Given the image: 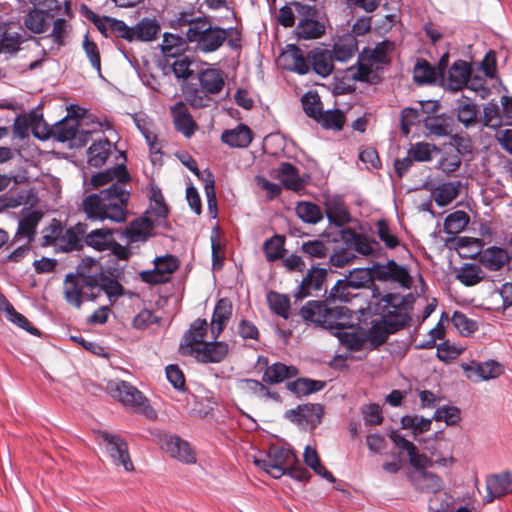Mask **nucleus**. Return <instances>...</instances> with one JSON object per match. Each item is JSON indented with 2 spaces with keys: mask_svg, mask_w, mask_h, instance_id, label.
Instances as JSON below:
<instances>
[{
  "mask_svg": "<svg viewBox=\"0 0 512 512\" xmlns=\"http://www.w3.org/2000/svg\"><path fill=\"white\" fill-rule=\"evenodd\" d=\"M114 180L115 182L109 188L90 194L83 200L82 208L89 219H109L114 222L125 220L128 202V192L124 189L128 184V170L125 164L93 175L90 184L97 189Z\"/></svg>",
  "mask_w": 512,
  "mask_h": 512,
  "instance_id": "f257e3e1",
  "label": "nucleus"
},
{
  "mask_svg": "<svg viewBox=\"0 0 512 512\" xmlns=\"http://www.w3.org/2000/svg\"><path fill=\"white\" fill-rule=\"evenodd\" d=\"M299 315L305 322L336 336L349 351H360L366 342L364 334L350 326L352 312L345 306H329L325 301L310 300L301 307Z\"/></svg>",
  "mask_w": 512,
  "mask_h": 512,
  "instance_id": "f03ea898",
  "label": "nucleus"
},
{
  "mask_svg": "<svg viewBox=\"0 0 512 512\" xmlns=\"http://www.w3.org/2000/svg\"><path fill=\"white\" fill-rule=\"evenodd\" d=\"M82 285L88 289L86 293L91 300L105 293L110 299L124 293L123 286L115 279L107 277L101 264L92 259L84 258L77 267V274Z\"/></svg>",
  "mask_w": 512,
  "mask_h": 512,
  "instance_id": "7ed1b4c3",
  "label": "nucleus"
},
{
  "mask_svg": "<svg viewBox=\"0 0 512 512\" xmlns=\"http://www.w3.org/2000/svg\"><path fill=\"white\" fill-rule=\"evenodd\" d=\"M179 25L188 24L186 38L188 42L196 43L199 51L214 52L219 49L227 38L226 29L212 27L206 19H191L186 14L178 18Z\"/></svg>",
  "mask_w": 512,
  "mask_h": 512,
  "instance_id": "20e7f679",
  "label": "nucleus"
},
{
  "mask_svg": "<svg viewBox=\"0 0 512 512\" xmlns=\"http://www.w3.org/2000/svg\"><path fill=\"white\" fill-rule=\"evenodd\" d=\"M297 463L293 450L277 446L271 447L265 458H254V464L275 479L286 475L288 468Z\"/></svg>",
  "mask_w": 512,
  "mask_h": 512,
  "instance_id": "39448f33",
  "label": "nucleus"
},
{
  "mask_svg": "<svg viewBox=\"0 0 512 512\" xmlns=\"http://www.w3.org/2000/svg\"><path fill=\"white\" fill-rule=\"evenodd\" d=\"M160 448L171 458L184 464L196 463V455L190 444L176 434L158 431L153 433Z\"/></svg>",
  "mask_w": 512,
  "mask_h": 512,
  "instance_id": "423d86ee",
  "label": "nucleus"
},
{
  "mask_svg": "<svg viewBox=\"0 0 512 512\" xmlns=\"http://www.w3.org/2000/svg\"><path fill=\"white\" fill-rule=\"evenodd\" d=\"M41 124L42 121H38L34 125V136L41 140L53 138L59 142H66L76 139L79 126L76 118L65 117L51 127L44 125L43 131L39 130Z\"/></svg>",
  "mask_w": 512,
  "mask_h": 512,
  "instance_id": "0eeeda50",
  "label": "nucleus"
},
{
  "mask_svg": "<svg viewBox=\"0 0 512 512\" xmlns=\"http://www.w3.org/2000/svg\"><path fill=\"white\" fill-rule=\"evenodd\" d=\"M152 270L140 272V278L148 284H162L170 280L171 274L179 267L178 259L170 254L156 257Z\"/></svg>",
  "mask_w": 512,
  "mask_h": 512,
  "instance_id": "6e6552de",
  "label": "nucleus"
},
{
  "mask_svg": "<svg viewBox=\"0 0 512 512\" xmlns=\"http://www.w3.org/2000/svg\"><path fill=\"white\" fill-rule=\"evenodd\" d=\"M468 379L473 381H489L500 377L504 373V365L489 359L487 361H471L461 365Z\"/></svg>",
  "mask_w": 512,
  "mask_h": 512,
  "instance_id": "1a4fd4ad",
  "label": "nucleus"
},
{
  "mask_svg": "<svg viewBox=\"0 0 512 512\" xmlns=\"http://www.w3.org/2000/svg\"><path fill=\"white\" fill-rule=\"evenodd\" d=\"M147 196L149 205L143 213V216L151 218L157 226L167 227L166 220L169 214V207L165 202L160 187L154 183H150L147 188Z\"/></svg>",
  "mask_w": 512,
  "mask_h": 512,
  "instance_id": "9d476101",
  "label": "nucleus"
},
{
  "mask_svg": "<svg viewBox=\"0 0 512 512\" xmlns=\"http://www.w3.org/2000/svg\"><path fill=\"white\" fill-rule=\"evenodd\" d=\"M340 239L344 245H347L352 249L355 255L375 256L381 250V246L378 241L359 234L349 228L342 229L340 231Z\"/></svg>",
  "mask_w": 512,
  "mask_h": 512,
  "instance_id": "9b49d317",
  "label": "nucleus"
},
{
  "mask_svg": "<svg viewBox=\"0 0 512 512\" xmlns=\"http://www.w3.org/2000/svg\"><path fill=\"white\" fill-rule=\"evenodd\" d=\"M208 330V323L205 319L198 318L194 320L189 329L184 333L179 352L183 356H191L205 342L204 338Z\"/></svg>",
  "mask_w": 512,
  "mask_h": 512,
  "instance_id": "f8f14e48",
  "label": "nucleus"
},
{
  "mask_svg": "<svg viewBox=\"0 0 512 512\" xmlns=\"http://www.w3.org/2000/svg\"><path fill=\"white\" fill-rule=\"evenodd\" d=\"M87 224L77 223L67 229L62 227L60 239L56 251L68 253L72 251H80L83 249V238L86 234Z\"/></svg>",
  "mask_w": 512,
  "mask_h": 512,
  "instance_id": "ddd939ff",
  "label": "nucleus"
},
{
  "mask_svg": "<svg viewBox=\"0 0 512 512\" xmlns=\"http://www.w3.org/2000/svg\"><path fill=\"white\" fill-rule=\"evenodd\" d=\"M309 70L312 69L317 75L326 78L334 71L335 58L332 51L324 46H317L308 52Z\"/></svg>",
  "mask_w": 512,
  "mask_h": 512,
  "instance_id": "4468645a",
  "label": "nucleus"
},
{
  "mask_svg": "<svg viewBox=\"0 0 512 512\" xmlns=\"http://www.w3.org/2000/svg\"><path fill=\"white\" fill-rule=\"evenodd\" d=\"M326 275L325 268L311 267L297 286L294 292L295 299L302 300L312 295L313 292L321 291Z\"/></svg>",
  "mask_w": 512,
  "mask_h": 512,
  "instance_id": "2eb2a0df",
  "label": "nucleus"
},
{
  "mask_svg": "<svg viewBox=\"0 0 512 512\" xmlns=\"http://www.w3.org/2000/svg\"><path fill=\"white\" fill-rule=\"evenodd\" d=\"M229 352V345L224 341H205L190 357L200 363H220Z\"/></svg>",
  "mask_w": 512,
  "mask_h": 512,
  "instance_id": "dca6fc26",
  "label": "nucleus"
},
{
  "mask_svg": "<svg viewBox=\"0 0 512 512\" xmlns=\"http://www.w3.org/2000/svg\"><path fill=\"white\" fill-rule=\"evenodd\" d=\"M52 22L54 15L50 11L34 7L23 16L22 26L33 34H42L49 31Z\"/></svg>",
  "mask_w": 512,
  "mask_h": 512,
  "instance_id": "f3484780",
  "label": "nucleus"
},
{
  "mask_svg": "<svg viewBox=\"0 0 512 512\" xmlns=\"http://www.w3.org/2000/svg\"><path fill=\"white\" fill-rule=\"evenodd\" d=\"M280 59L283 67L299 75L309 73V58L304 51L295 44H289L286 50L282 52Z\"/></svg>",
  "mask_w": 512,
  "mask_h": 512,
  "instance_id": "a211bd4d",
  "label": "nucleus"
},
{
  "mask_svg": "<svg viewBox=\"0 0 512 512\" xmlns=\"http://www.w3.org/2000/svg\"><path fill=\"white\" fill-rule=\"evenodd\" d=\"M377 306L381 316L386 317V315H389V319L393 321L401 320L405 326L407 314L405 312L404 299L400 294L387 293L380 299Z\"/></svg>",
  "mask_w": 512,
  "mask_h": 512,
  "instance_id": "6ab92c4d",
  "label": "nucleus"
},
{
  "mask_svg": "<svg viewBox=\"0 0 512 512\" xmlns=\"http://www.w3.org/2000/svg\"><path fill=\"white\" fill-rule=\"evenodd\" d=\"M471 67L465 60L455 61L443 78V85L447 90L459 91L469 82Z\"/></svg>",
  "mask_w": 512,
  "mask_h": 512,
  "instance_id": "aec40b11",
  "label": "nucleus"
},
{
  "mask_svg": "<svg viewBox=\"0 0 512 512\" xmlns=\"http://www.w3.org/2000/svg\"><path fill=\"white\" fill-rule=\"evenodd\" d=\"M402 327L404 325L401 320L393 321L389 319V315H386V317L381 316V319L373 321L372 326L368 330L367 338L373 345L379 346L387 340L390 334L397 332Z\"/></svg>",
  "mask_w": 512,
  "mask_h": 512,
  "instance_id": "412c9836",
  "label": "nucleus"
},
{
  "mask_svg": "<svg viewBox=\"0 0 512 512\" xmlns=\"http://www.w3.org/2000/svg\"><path fill=\"white\" fill-rule=\"evenodd\" d=\"M98 436L106 443V450L114 463L128 470V446L125 440L106 431H99Z\"/></svg>",
  "mask_w": 512,
  "mask_h": 512,
  "instance_id": "4be33fe9",
  "label": "nucleus"
},
{
  "mask_svg": "<svg viewBox=\"0 0 512 512\" xmlns=\"http://www.w3.org/2000/svg\"><path fill=\"white\" fill-rule=\"evenodd\" d=\"M155 226L151 218L143 215L130 221V255L134 244L146 243L154 236Z\"/></svg>",
  "mask_w": 512,
  "mask_h": 512,
  "instance_id": "5701e85b",
  "label": "nucleus"
},
{
  "mask_svg": "<svg viewBox=\"0 0 512 512\" xmlns=\"http://www.w3.org/2000/svg\"><path fill=\"white\" fill-rule=\"evenodd\" d=\"M130 412L138 414L149 421L158 418V412L151 405L150 400L136 387L130 385Z\"/></svg>",
  "mask_w": 512,
  "mask_h": 512,
  "instance_id": "b1692460",
  "label": "nucleus"
},
{
  "mask_svg": "<svg viewBox=\"0 0 512 512\" xmlns=\"http://www.w3.org/2000/svg\"><path fill=\"white\" fill-rule=\"evenodd\" d=\"M331 51L336 61L342 63L349 61L358 51V43L355 35L345 33L338 36Z\"/></svg>",
  "mask_w": 512,
  "mask_h": 512,
  "instance_id": "393cba45",
  "label": "nucleus"
},
{
  "mask_svg": "<svg viewBox=\"0 0 512 512\" xmlns=\"http://www.w3.org/2000/svg\"><path fill=\"white\" fill-rule=\"evenodd\" d=\"M487 502H492L495 498H500L507 494H512V473L504 472L493 475L487 479Z\"/></svg>",
  "mask_w": 512,
  "mask_h": 512,
  "instance_id": "a878e982",
  "label": "nucleus"
},
{
  "mask_svg": "<svg viewBox=\"0 0 512 512\" xmlns=\"http://www.w3.org/2000/svg\"><path fill=\"white\" fill-rule=\"evenodd\" d=\"M253 139L252 130L243 123L222 132L221 140L232 148H247Z\"/></svg>",
  "mask_w": 512,
  "mask_h": 512,
  "instance_id": "bb28decb",
  "label": "nucleus"
},
{
  "mask_svg": "<svg viewBox=\"0 0 512 512\" xmlns=\"http://www.w3.org/2000/svg\"><path fill=\"white\" fill-rule=\"evenodd\" d=\"M461 181L444 182L439 185L430 186L431 197L439 207L450 204L460 193Z\"/></svg>",
  "mask_w": 512,
  "mask_h": 512,
  "instance_id": "cd10ccee",
  "label": "nucleus"
},
{
  "mask_svg": "<svg viewBox=\"0 0 512 512\" xmlns=\"http://www.w3.org/2000/svg\"><path fill=\"white\" fill-rule=\"evenodd\" d=\"M232 314V304L228 298H221L217 301L212 319H211V335L212 338L217 339L224 329L227 321Z\"/></svg>",
  "mask_w": 512,
  "mask_h": 512,
  "instance_id": "c85d7f7f",
  "label": "nucleus"
},
{
  "mask_svg": "<svg viewBox=\"0 0 512 512\" xmlns=\"http://www.w3.org/2000/svg\"><path fill=\"white\" fill-rule=\"evenodd\" d=\"M199 85L212 95L219 94L225 85L224 72L218 68H206L198 72Z\"/></svg>",
  "mask_w": 512,
  "mask_h": 512,
  "instance_id": "c756f323",
  "label": "nucleus"
},
{
  "mask_svg": "<svg viewBox=\"0 0 512 512\" xmlns=\"http://www.w3.org/2000/svg\"><path fill=\"white\" fill-rule=\"evenodd\" d=\"M409 480L416 490L424 493L436 494L443 488V480L438 475L422 471L421 473H412Z\"/></svg>",
  "mask_w": 512,
  "mask_h": 512,
  "instance_id": "7c9ffc66",
  "label": "nucleus"
},
{
  "mask_svg": "<svg viewBox=\"0 0 512 512\" xmlns=\"http://www.w3.org/2000/svg\"><path fill=\"white\" fill-rule=\"evenodd\" d=\"M86 291H88V289L82 285V281L77 275L69 274L66 276L63 292L65 300L69 304L79 308L82 304L83 297L91 300Z\"/></svg>",
  "mask_w": 512,
  "mask_h": 512,
  "instance_id": "2f4dec72",
  "label": "nucleus"
},
{
  "mask_svg": "<svg viewBox=\"0 0 512 512\" xmlns=\"http://www.w3.org/2000/svg\"><path fill=\"white\" fill-rule=\"evenodd\" d=\"M479 262L490 271L500 270L509 260L507 251L503 248L491 246L478 254Z\"/></svg>",
  "mask_w": 512,
  "mask_h": 512,
  "instance_id": "473e14b6",
  "label": "nucleus"
},
{
  "mask_svg": "<svg viewBox=\"0 0 512 512\" xmlns=\"http://www.w3.org/2000/svg\"><path fill=\"white\" fill-rule=\"evenodd\" d=\"M183 96L185 102L194 109L210 107L213 104L212 94L196 83L184 86Z\"/></svg>",
  "mask_w": 512,
  "mask_h": 512,
  "instance_id": "72a5a7b5",
  "label": "nucleus"
},
{
  "mask_svg": "<svg viewBox=\"0 0 512 512\" xmlns=\"http://www.w3.org/2000/svg\"><path fill=\"white\" fill-rule=\"evenodd\" d=\"M160 32V24L155 18H143L135 26L130 27V41L149 42L154 40Z\"/></svg>",
  "mask_w": 512,
  "mask_h": 512,
  "instance_id": "f704fd0d",
  "label": "nucleus"
},
{
  "mask_svg": "<svg viewBox=\"0 0 512 512\" xmlns=\"http://www.w3.org/2000/svg\"><path fill=\"white\" fill-rule=\"evenodd\" d=\"M277 178L285 188L292 191H299L304 188V182L299 176L296 166L289 162H282L276 169Z\"/></svg>",
  "mask_w": 512,
  "mask_h": 512,
  "instance_id": "c9c22d12",
  "label": "nucleus"
},
{
  "mask_svg": "<svg viewBox=\"0 0 512 512\" xmlns=\"http://www.w3.org/2000/svg\"><path fill=\"white\" fill-rule=\"evenodd\" d=\"M455 111L457 120L466 128L474 127L477 124L478 110L470 98L462 96L456 100Z\"/></svg>",
  "mask_w": 512,
  "mask_h": 512,
  "instance_id": "e433bc0d",
  "label": "nucleus"
},
{
  "mask_svg": "<svg viewBox=\"0 0 512 512\" xmlns=\"http://www.w3.org/2000/svg\"><path fill=\"white\" fill-rule=\"evenodd\" d=\"M113 244V232L108 228L94 229L85 234L83 246L86 245L99 252L108 250Z\"/></svg>",
  "mask_w": 512,
  "mask_h": 512,
  "instance_id": "4c0bfd02",
  "label": "nucleus"
},
{
  "mask_svg": "<svg viewBox=\"0 0 512 512\" xmlns=\"http://www.w3.org/2000/svg\"><path fill=\"white\" fill-rule=\"evenodd\" d=\"M187 49V42L182 37L171 33H164L161 44V51L166 58V65H170V59L184 54Z\"/></svg>",
  "mask_w": 512,
  "mask_h": 512,
  "instance_id": "58836bf2",
  "label": "nucleus"
},
{
  "mask_svg": "<svg viewBox=\"0 0 512 512\" xmlns=\"http://www.w3.org/2000/svg\"><path fill=\"white\" fill-rule=\"evenodd\" d=\"M42 216V212L36 210L23 216L19 220L15 240L27 238V242L31 243L35 238L37 226L42 219Z\"/></svg>",
  "mask_w": 512,
  "mask_h": 512,
  "instance_id": "ea45409f",
  "label": "nucleus"
},
{
  "mask_svg": "<svg viewBox=\"0 0 512 512\" xmlns=\"http://www.w3.org/2000/svg\"><path fill=\"white\" fill-rule=\"evenodd\" d=\"M322 413L323 408L319 404H303L297 406L295 409L287 411L286 417L292 422L303 424L312 422L313 416H315L318 421H320Z\"/></svg>",
  "mask_w": 512,
  "mask_h": 512,
  "instance_id": "a19ab883",
  "label": "nucleus"
},
{
  "mask_svg": "<svg viewBox=\"0 0 512 512\" xmlns=\"http://www.w3.org/2000/svg\"><path fill=\"white\" fill-rule=\"evenodd\" d=\"M133 119L135 126L143 135L150 150H153L156 146L157 136L155 133V124L153 120L143 112L130 114Z\"/></svg>",
  "mask_w": 512,
  "mask_h": 512,
  "instance_id": "79ce46f5",
  "label": "nucleus"
},
{
  "mask_svg": "<svg viewBox=\"0 0 512 512\" xmlns=\"http://www.w3.org/2000/svg\"><path fill=\"white\" fill-rule=\"evenodd\" d=\"M171 111L174 115L176 129L182 132L186 137L193 135L196 130V123L192 116L187 113L185 105L179 102L172 107Z\"/></svg>",
  "mask_w": 512,
  "mask_h": 512,
  "instance_id": "37998d69",
  "label": "nucleus"
},
{
  "mask_svg": "<svg viewBox=\"0 0 512 512\" xmlns=\"http://www.w3.org/2000/svg\"><path fill=\"white\" fill-rule=\"evenodd\" d=\"M297 369L294 366H287L283 363H274L268 366L263 374V382L278 384L286 379L296 376Z\"/></svg>",
  "mask_w": 512,
  "mask_h": 512,
  "instance_id": "c03bdc74",
  "label": "nucleus"
},
{
  "mask_svg": "<svg viewBox=\"0 0 512 512\" xmlns=\"http://www.w3.org/2000/svg\"><path fill=\"white\" fill-rule=\"evenodd\" d=\"M295 32L299 39H317L320 38L325 33V26L322 22L318 20L304 18L298 22L295 28Z\"/></svg>",
  "mask_w": 512,
  "mask_h": 512,
  "instance_id": "a18cd8bd",
  "label": "nucleus"
},
{
  "mask_svg": "<svg viewBox=\"0 0 512 512\" xmlns=\"http://www.w3.org/2000/svg\"><path fill=\"white\" fill-rule=\"evenodd\" d=\"M111 154V143L108 139L94 142L88 149V164L99 168L103 166Z\"/></svg>",
  "mask_w": 512,
  "mask_h": 512,
  "instance_id": "49530a36",
  "label": "nucleus"
},
{
  "mask_svg": "<svg viewBox=\"0 0 512 512\" xmlns=\"http://www.w3.org/2000/svg\"><path fill=\"white\" fill-rule=\"evenodd\" d=\"M485 273L474 263H465L456 274V278L465 286H474L482 281Z\"/></svg>",
  "mask_w": 512,
  "mask_h": 512,
  "instance_id": "de8ad7c7",
  "label": "nucleus"
},
{
  "mask_svg": "<svg viewBox=\"0 0 512 512\" xmlns=\"http://www.w3.org/2000/svg\"><path fill=\"white\" fill-rule=\"evenodd\" d=\"M303 457L306 465L309 466L316 474L331 483L335 482V477L333 474L321 464L316 449L312 448L310 445H307L305 447Z\"/></svg>",
  "mask_w": 512,
  "mask_h": 512,
  "instance_id": "09e8293b",
  "label": "nucleus"
},
{
  "mask_svg": "<svg viewBox=\"0 0 512 512\" xmlns=\"http://www.w3.org/2000/svg\"><path fill=\"white\" fill-rule=\"evenodd\" d=\"M324 387L325 382L308 378H298L288 384V389L298 396H306L321 391Z\"/></svg>",
  "mask_w": 512,
  "mask_h": 512,
  "instance_id": "8fccbe9b",
  "label": "nucleus"
},
{
  "mask_svg": "<svg viewBox=\"0 0 512 512\" xmlns=\"http://www.w3.org/2000/svg\"><path fill=\"white\" fill-rule=\"evenodd\" d=\"M469 215L462 210H457L446 216L444 230L447 234L454 235L463 231L469 224Z\"/></svg>",
  "mask_w": 512,
  "mask_h": 512,
  "instance_id": "3c124183",
  "label": "nucleus"
},
{
  "mask_svg": "<svg viewBox=\"0 0 512 512\" xmlns=\"http://www.w3.org/2000/svg\"><path fill=\"white\" fill-rule=\"evenodd\" d=\"M449 117L444 115L427 116L424 120L426 129L437 137H445L451 132Z\"/></svg>",
  "mask_w": 512,
  "mask_h": 512,
  "instance_id": "603ef678",
  "label": "nucleus"
},
{
  "mask_svg": "<svg viewBox=\"0 0 512 512\" xmlns=\"http://www.w3.org/2000/svg\"><path fill=\"white\" fill-rule=\"evenodd\" d=\"M354 288L350 287L349 281L345 278L338 280L335 285L330 289L329 299L339 302H350L353 298L358 296Z\"/></svg>",
  "mask_w": 512,
  "mask_h": 512,
  "instance_id": "864d4df0",
  "label": "nucleus"
},
{
  "mask_svg": "<svg viewBox=\"0 0 512 512\" xmlns=\"http://www.w3.org/2000/svg\"><path fill=\"white\" fill-rule=\"evenodd\" d=\"M432 421V418H424L418 415H404L400 419L401 428L411 429L415 436L429 431Z\"/></svg>",
  "mask_w": 512,
  "mask_h": 512,
  "instance_id": "5fc2aeb1",
  "label": "nucleus"
},
{
  "mask_svg": "<svg viewBox=\"0 0 512 512\" xmlns=\"http://www.w3.org/2000/svg\"><path fill=\"white\" fill-rule=\"evenodd\" d=\"M413 78L418 84L432 83L436 79V70L427 60L418 59L413 69Z\"/></svg>",
  "mask_w": 512,
  "mask_h": 512,
  "instance_id": "6e6d98bb",
  "label": "nucleus"
},
{
  "mask_svg": "<svg viewBox=\"0 0 512 512\" xmlns=\"http://www.w3.org/2000/svg\"><path fill=\"white\" fill-rule=\"evenodd\" d=\"M284 244V237L280 235H274L270 239L266 240L263 245L266 259L273 262L283 258L285 252Z\"/></svg>",
  "mask_w": 512,
  "mask_h": 512,
  "instance_id": "4d7b16f0",
  "label": "nucleus"
},
{
  "mask_svg": "<svg viewBox=\"0 0 512 512\" xmlns=\"http://www.w3.org/2000/svg\"><path fill=\"white\" fill-rule=\"evenodd\" d=\"M350 287L355 290L368 287L373 282L372 270L369 268H355L345 277Z\"/></svg>",
  "mask_w": 512,
  "mask_h": 512,
  "instance_id": "13d9d810",
  "label": "nucleus"
},
{
  "mask_svg": "<svg viewBox=\"0 0 512 512\" xmlns=\"http://www.w3.org/2000/svg\"><path fill=\"white\" fill-rule=\"evenodd\" d=\"M296 214L305 223L316 224L322 219L320 208L311 202H300L296 207Z\"/></svg>",
  "mask_w": 512,
  "mask_h": 512,
  "instance_id": "bf43d9fd",
  "label": "nucleus"
},
{
  "mask_svg": "<svg viewBox=\"0 0 512 512\" xmlns=\"http://www.w3.org/2000/svg\"><path fill=\"white\" fill-rule=\"evenodd\" d=\"M301 103L303 110L308 117L316 120L321 116V111L323 108L320 96L317 92L305 93L301 98Z\"/></svg>",
  "mask_w": 512,
  "mask_h": 512,
  "instance_id": "052dcab7",
  "label": "nucleus"
},
{
  "mask_svg": "<svg viewBox=\"0 0 512 512\" xmlns=\"http://www.w3.org/2000/svg\"><path fill=\"white\" fill-rule=\"evenodd\" d=\"M62 223L60 220L52 219L50 224L42 230L41 246H54L57 249L58 239L62 233Z\"/></svg>",
  "mask_w": 512,
  "mask_h": 512,
  "instance_id": "680f3d73",
  "label": "nucleus"
},
{
  "mask_svg": "<svg viewBox=\"0 0 512 512\" xmlns=\"http://www.w3.org/2000/svg\"><path fill=\"white\" fill-rule=\"evenodd\" d=\"M270 309L278 316L288 319L290 315V301L285 295L271 292L268 295Z\"/></svg>",
  "mask_w": 512,
  "mask_h": 512,
  "instance_id": "e2e57ef3",
  "label": "nucleus"
},
{
  "mask_svg": "<svg viewBox=\"0 0 512 512\" xmlns=\"http://www.w3.org/2000/svg\"><path fill=\"white\" fill-rule=\"evenodd\" d=\"M376 233L388 249H395L399 246V238L392 231L386 220L381 219L376 222Z\"/></svg>",
  "mask_w": 512,
  "mask_h": 512,
  "instance_id": "0e129e2a",
  "label": "nucleus"
},
{
  "mask_svg": "<svg viewBox=\"0 0 512 512\" xmlns=\"http://www.w3.org/2000/svg\"><path fill=\"white\" fill-rule=\"evenodd\" d=\"M316 121L326 129L341 130L344 125V115L340 110L321 111V116Z\"/></svg>",
  "mask_w": 512,
  "mask_h": 512,
  "instance_id": "69168bd1",
  "label": "nucleus"
},
{
  "mask_svg": "<svg viewBox=\"0 0 512 512\" xmlns=\"http://www.w3.org/2000/svg\"><path fill=\"white\" fill-rule=\"evenodd\" d=\"M387 268L390 270V280L399 283L404 288L411 287L412 278L406 267L397 264L394 260H389Z\"/></svg>",
  "mask_w": 512,
  "mask_h": 512,
  "instance_id": "338daca9",
  "label": "nucleus"
},
{
  "mask_svg": "<svg viewBox=\"0 0 512 512\" xmlns=\"http://www.w3.org/2000/svg\"><path fill=\"white\" fill-rule=\"evenodd\" d=\"M52 30L50 33V37L53 39V42L58 46H64L66 44V39L70 32V24L64 18H55L54 22H52Z\"/></svg>",
  "mask_w": 512,
  "mask_h": 512,
  "instance_id": "774afa93",
  "label": "nucleus"
}]
</instances>
